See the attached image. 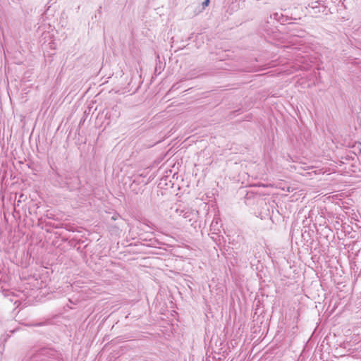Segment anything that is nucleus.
<instances>
[{
  "label": "nucleus",
  "instance_id": "f03ea898",
  "mask_svg": "<svg viewBox=\"0 0 361 361\" xmlns=\"http://www.w3.org/2000/svg\"><path fill=\"white\" fill-rule=\"evenodd\" d=\"M92 107H90V105L88 106L89 111H92Z\"/></svg>",
  "mask_w": 361,
  "mask_h": 361
},
{
  "label": "nucleus",
  "instance_id": "f257e3e1",
  "mask_svg": "<svg viewBox=\"0 0 361 361\" xmlns=\"http://www.w3.org/2000/svg\"><path fill=\"white\" fill-rule=\"evenodd\" d=\"M209 4V0H204L202 2V8H204L206 6H207Z\"/></svg>",
  "mask_w": 361,
  "mask_h": 361
}]
</instances>
